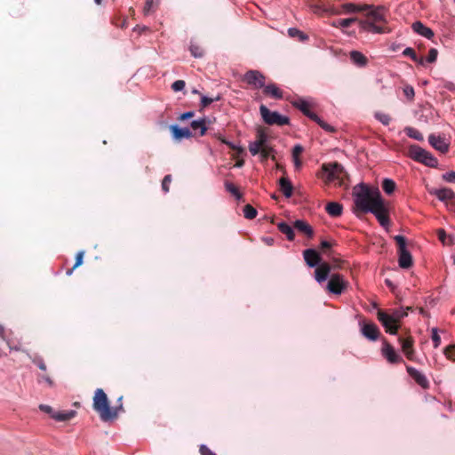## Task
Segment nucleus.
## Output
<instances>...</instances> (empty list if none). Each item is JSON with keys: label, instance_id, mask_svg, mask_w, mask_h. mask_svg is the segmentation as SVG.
Returning a JSON list of instances; mask_svg holds the SVG:
<instances>
[{"label": "nucleus", "instance_id": "nucleus-9", "mask_svg": "<svg viewBox=\"0 0 455 455\" xmlns=\"http://www.w3.org/2000/svg\"><path fill=\"white\" fill-rule=\"evenodd\" d=\"M12 331H7L0 324V339L4 341L10 351H22V343L20 339L12 337ZM6 355L3 347H0V357Z\"/></svg>", "mask_w": 455, "mask_h": 455}, {"label": "nucleus", "instance_id": "nucleus-55", "mask_svg": "<svg viewBox=\"0 0 455 455\" xmlns=\"http://www.w3.org/2000/svg\"><path fill=\"white\" fill-rule=\"evenodd\" d=\"M186 83L183 80H177L172 84V89L174 92H181L185 89Z\"/></svg>", "mask_w": 455, "mask_h": 455}, {"label": "nucleus", "instance_id": "nucleus-59", "mask_svg": "<svg viewBox=\"0 0 455 455\" xmlns=\"http://www.w3.org/2000/svg\"><path fill=\"white\" fill-rule=\"evenodd\" d=\"M403 93L409 100H412L415 95L413 87L410 85L403 88Z\"/></svg>", "mask_w": 455, "mask_h": 455}, {"label": "nucleus", "instance_id": "nucleus-32", "mask_svg": "<svg viewBox=\"0 0 455 455\" xmlns=\"http://www.w3.org/2000/svg\"><path fill=\"white\" fill-rule=\"evenodd\" d=\"M278 230L286 235V238L289 241H293L295 237V234L293 231V226H290L289 224L285 222H280L277 224Z\"/></svg>", "mask_w": 455, "mask_h": 455}, {"label": "nucleus", "instance_id": "nucleus-22", "mask_svg": "<svg viewBox=\"0 0 455 455\" xmlns=\"http://www.w3.org/2000/svg\"><path fill=\"white\" fill-rule=\"evenodd\" d=\"M303 257L307 265L310 267L320 264L321 257L315 249H307L303 251Z\"/></svg>", "mask_w": 455, "mask_h": 455}, {"label": "nucleus", "instance_id": "nucleus-48", "mask_svg": "<svg viewBox=\"0 0 455 455\" xmlns=\"http://www.w3.org/2000/svg\"><path fill=\"white\" fill-rule=\"evenodd\" d=\"M437 236L438 239L443 243V244H450L451 243V238L448 237L445 230L443 228L437 230Z\"/></svg>", "mask_w": 455, "mask_h": 455}, {"label": "nucleus", "instance_id": "nucleus-34", "mask_svg": "<svg viewBox=\"0 0 455 455\" xmlns=\"http://www.w3.org/2000/svg\"><path fill=\"white\" fill-rule=\"evenodd\" d=\"M355 21H357V18H355V17L347 18V19H339V20H333L331 22V26L334 28H347L349 26H351V24L355 23Z\"/></svg>", "mask_w": 455, "mask_h": 455}, {"label": "nucleus", "instance_id": "nucleus-43", "mask_svg": "<svg viewBox=\"0 0 455 455\" xmlns=\"http://www.w3.org/2000/svg\"><path fill=\"white\" fill-rule=\"evenodd\" d=\"M243 215L248 220H253L257 216V210L251 204H246L243 207Z\"/></svg>", "mask_w": 455, "mask_h": 455}, {"label": "nucleus", "instance_id": "nucleus-50", "mask_svg": "<svg viewBox=\"0 0 455 455\" xmlns=\"http://www.w3.org/2000/svg\"><path fill=\"white\" fill-rule=\"evenodd\" d=\"M445 356L453 362H455V345H450L444 349Z\"/></svg>", "mask_w": 455, "mask_h": 455}, {"label": "nucleus", "instance_id": "nucleus-44", "mask_svg": "<svg viewBox=\"0 0 455 455\" xmlns=\"http://www.w3.org/2000/svg\"><path fill=\"white\" fill-rule=\"evenodd\" d=\"M189 51L195 58H202L204 56V50L198 44H191Z\"/></svg>", "mask_w": 455, "mask_h": 455}, {"label": "nucleus", "instance_id": "nucleus-21", "mask_svg": "<svg viewBox=\"0 0 455 455\" xmlns=\"http://www.w3.org/2000/svg\"><path fill=\"white\" fill-rule=\"evenodd\" d=\"M292 106L300 110L305 116L312 120L313 116H315L314 112L311 111V104L305 99L299 98L292 101Z\"/></svg>", "mask_w": 455, "mask_h": 455}, {"label": "nucleus", "instance_id": "nucleus-14", "mask_svg": "<svg viewBox=\"0 0 455 455\" xmlns=\"http://www.w3.org/2000/svg\"><path fill=\"white\" fill-rule=\"evenodd\" d=\"M381 355L390 363L403 362V357L395 351L394 347L387 341L383 342Z\"/></svg>", "mask_w": 455, "mask_h": 455}, {"label": "nucleus", "instance_id": "nucleus-12", "mask_svg": "<svg viewBox=\"0 0 455 455\" xmlns=\"http://www.w3.org/2000/svg\"><path fill=\"white\" fill-rule=\"evenodd\" d=\"M370 7L371 5L369 4H356L354 3H345L341 4L339 7L332 8L331 13L335 15L355 13L364 12Z\"/></svg>", "mask_w": 455, "mask_h": 455}, {"label": "nucleus", "instance_id": "nucleus-42", "mask_svg": "<svg viewBox=\"0 0 455 455\" xmlns=\"http://www.w3.org/2000/svg\"><path fill=\"white\" fill-rule=\"evenodd\" d=\"M225 188L226 190L229 192L232 196H234L237 200H240L242 198V194L233 183L226 181Z\"/></svg>", "mask_w": 455, "mask_h": 455}, {"label": "nucleus", "instance_id": "nucleus-5", "mask_svg": "<svg viewBox=\"0 0 455 455\" xmlns=\"http://www.w3.org/2000/svg\"><path fill=\"white\" fill-rule=\"evenodd\" d=\"M322 178L328 183L338 181L341 182L344 175V168L339 163L324 164L322 166Z\"/></svg>", "mask_w": 455, "mask_h": 455}, {"label": "nucleus", "instance_id": "nucleus-56", "mask_svg": "<svg viewBox=\"0 0 455 455\" xmlns=\"http://www.w3.org/2000/svg\"><path fill=\"white\" fill-rule=\"evenodd\" d=\"M438 55V52L436 49L432 48L429 50L426 61L428 63H433L436 60Z\"/></svg>", "mask_w": 455, "mask_h": 455}, {"label": "nucleus", "instance_id": "nucleus-10", "mask_svg": "<svg viewBox=\"0 0 455 455\" xmlns=\"http://www.w3.org/2000/svg\"><path fill=\"white\" fill-rule=\"evenodd\" d=\"M347 282L340 274H332L330 276L326 289L330 293L340 295L347 287Z\"/></svg>", "mask_w": 455, "mask_h": 455}, {"label": "nucleus", "instance_id": "nucleus-51", "mask_svg": "<svg viewBox=\"0 0 455 455\" xmlns=\"http://www.w3.org/2000/svg\"><path fill=\"white\" fill-rule=\"evenodd\" d=\"M220 97L217 96L216 98H209L207 96L202 95L201 96V106L203 108L208 107L210 104H212L213 101L220 100Z\"/></svg>", "mask_w": 455, "mask_h": 455}, {"label": "nucleus", "instance_id": "nucleus-37", "mask_svg": "<svg viewBox=\"0 0 455 455\" xmlns=\"http://www.w3.org/2000/svg\"><path fill=\"white\" fill-rule=\"evenodd\" d=\"M396 188L395 182L391 179H384L382 181V189L387 195H391Z\"/></svg>", "mask_w": 455, "mask_h": 455}, {"label": "nucleus", "instance_id": "nucleus-31", "mask_svg": "<svg viewBox=\"0 0 455 455\" xmlns=\"http://www.w3.org/2000/svg\"><path fill=\"white\" fill-rule=\"evenodd\" d=\"M325 210L330 216L339 217L342 214L343 207L339 203L331 202V203L327 204Z\"/></svg>", "mask_w": 455, "mask_h": 455}, {"label": "nucleus", "instance_id": "nucleus-63", "mask_svg": "<svg viewBox=\"0 0 455 455\" xmlns=\"http://www.w3.org/2000/svg\"><path fill=\"white\" fill-rule=\"evenodd\" d=\"M200 453L201 455H216L210 448L206 445L200 446Z\"/></svg>", "mask_w": 455, "mask_h": 455}, {"label": "nucleus", "instance_id": "nucleus-38", "mask_svg": "<svg viewBox=\"0 0 455 455\" xmlns=\"http://www.w3.org/2000/svg\"><path fill=\"white\" fill-rule=\"evenodd\" d=\"M159 4V0H147L143 8L145 15L154 12Z\"/></svg>", "mask_w": 455, "mask_h": 455}, {"label": "nucleus", "instance_id": "nucleus-60", "mask_svg": "<svg viewBox=\"0 0 455 455\" xmlns=\"http://www.w3.org/2000/svg\"><path fill=\"white\" fill-rule=\"evenodd\" d=\"M33 363L42 371H46V364L44 363L42 357H36L33 359Z\"/></svg>", "mask_w": 455, "mask_h": 455}, {"label": "nucleus", "instance_id": "nucleus-3", "mask_svg": "<svg viewBox=\"0 0 455 455\" xmlns=\"http://www.w3.org/2000/svg\"><path fill=\"white\" fill-rule=\"evenodd\" d=\"M93 409L102 421H112L118 416V410L122 409V405L119 408L110 407L107 394L101 388H97L93 395Z\"/></svg>", "mask_w": 455, "mask_h": 455}, {"label": "nucleus", "instance_id": "nucleus-2", "mask_svg": "<svg viewBox=\"0 0 455 455\" xmlns=\"http://www.w3.org/2000/svg\"><path fill=\"white\" fill-rule=\"evenodd\" d=\"M411 307L393 308L390 312L379 310L377 318L382 326L385 328L386 332L395 335L400 328V322L408 315Z\"/></svg>", "mask_w": 455, "mask_h": 455}, {"label": "nucleus", "instance_id": "nucleus-25", "mask_svg": "<svg viewBox=\"0 0 455 455\" xmlns=\"http://www.w3.org/2000/svg\"><path fill=\"white\" fill-rule=\"evenodd\" d=\"M375 23L376 22H373L370 20H364L359 21L361 29H363L364 31L371 32L374 34H382V33L386 32V30L382 27L376 25Z\"/></svg>", "mask_w": 455, "mask_h": 455}, {"label": "nucleus", "instance_id": "nucleus-52", "mask_svg": "<svg viewBox=\"0 0 455 455\" xmlns=\"http://www.w3.org/2000/svg\"><path fill=\"white\" fill-rule=\"evenodd\" d=\"M256 141L261 147H264L265 145H267V134L264 132H262V131L258 132Z\"/></svg>", "mask_w": 455, "mask_h": 455}, {"label": "nucleus", "instance_id": "nucleus-29", "mask_svg": "<svg viewBox=\"0 0 455 455\" xmlns=\"http://www.w3.org/2000/svg\"><path fill=\"white\" fill-rule=\"evenodd\" d=\"M76 411H56L52 414V418L56 421H68L73 419L76 416Z\"/></svg>", "mask_w": 455, "mask_h": 455}, {"label": "nucleus", "instance_id": "nucleus-53", "mask_svg": "<svg viewBox=\"0 0 455 455\" xmlns=\"http://www.w3.org/2000/svg\"><path fill=\"white\" fill-rule=\"evenodd\" d=\"M172 182V176L170 174L165 175L162 181V189L164 193H168L170 190V184Z\"/></svg>", "mask_w": 455, "mask_h": 455}, {"label": "nucleus", "instance_id": "nucleus-15", "mask_svg": "<svg viewBox=\"0 0 455 455\" xmlns=\"http://www.w3.org/2000/svg\"><path fill=\"white\" fill-rule=\"evenodd\" d=\"M366 11H368L366 13L367 20H370L373 22H384V23L387 22V20H386L387 9H386V7H384V6L373 7L371 5V7L369 9H367Z\"/></svg>", "mask_w": 455, "mask_h": 455}, {"label": "nucleus", "instance_id": "nucleus-20", "mask_svg": "<svg viewBox=\"0 0 455 455\" xmlns=\"http://www.w3.org/2000/svg\"><path fill=\"white\" fill-rule=\"evenodd\" d=\"M362 334L370 340H377L379 336V330L373 323H366L362 325Z\"/></svg>", "mask_w": 455, "mask_h": 455}, {"label": "nucleus", "instance_id": "nucleus-7", "mask_svg": "<svg viewBox=\"0 0 455 455\" xmlns=\"http://www.w3.org/2000/svg\"><path fill=\"white\" fill-rule=\"evenodd\" d=\"M395 241L398 245L399 254V267L402 268H409L412 266V257L410 251L406 249V240L403 235H395Z\"/></svg>", "mask_w": 455, "mask_h": 455}, {"label": "nucleus", "instance_id": "nucleus-46", "mask_svg": "<svg viewBox=\"0 0 455 455\" xmlns=\"http://www.w3.org/2000/svg\"><path fill=\"white\" fill-rule=\"evenodd\" d=\"M84 251H79V252H77V254H76V263H75L74 267H73L72 268H70V269L67 270V273H66V274H67L68 275H72V273H73V270H74L76 267H79L80 265H82V263H83V259H84Z\"/></svg>", "mask_w": 455, "mask_h": 455}, {"label": "nucleus", "instance_id": "nucleus-17", "mask_svg": "<svg viewBox=\"0 0 455 455\" xmlns=\"http://www.w3.org/2000/svg\"><path fill=\"white\" fill-rule=\"evenodd\" d=\"M432 195H435L440 201L446 203V207L448 208V204H455V193L451 188H439L434 189L430 192Z\"/></svg>", "mask_w": 455, "mask_h": 455}, {"label": "nucleus", "instance_id": "nucleus-4", "mask_svg": "<svg viewBox=\"0 0 455 455\" xmlns=\"http://www.w3.org/2000/svg\"><path fill=\"white\" fill-rule=\"evenodd\" d=\"M409 156L426 166L435 168L438 165V160L428 151L418 145H411L408 151Z\"/></svg>", "mask_w": 455, "mask_h": 455}, {"label": "nucleus", "instance_id": "nucleus-62", "mask_svg": "<svg viewBox=\"0 0 455 455\" xmlns=\"http://www.w3.org/2000/svg\"><path fill=\"white\" fill-rule=\"evenodd\" d=\"M39 409H40L42 411H44V412H45V413L49 414L51 417H52V413L56 412V411H54V410H53L50 405H47V404H41V405L39 406Z\"/></svg>", "mask_w": 455, "mask_h": 455}, {"label": "nucleus", "instance_id": "nucleus-13", "mask_svg": "<svg viewBox=\"0 0 455 455\" xmlns=\"http://www.w3.org/2000/svg\"><path fill=\"white\" fill-rule=\"evenodd\" d=\"M243 82L255 89L263 88L265 84V76L258 70H249L243 76Z\"/></svg>", "mask_w": 455, "mask_h": 455}, {"label": "nucleus", "instance_id": "nucleus-64", "mask_svg": "<svg viewBox=\"0 0 455 455\" xmlns=\"http://www.w3.org/2000/svg\"><path fill=\"white\" fill-rule=\"evenodd\" d=\"M193 116H194V112H192V111L185 112V113L180 115V120H186V119H188V118L192 117Z\"/></svg>", "mask_w": 455, "mask_h": 455}, {"label": "nucleus", "instance_id": "nucleus-19", "mask_svg": "<svg viewBox=\"0 0 455 455\" xmlns=\"http://www.w3.org/2000/svg\"><path fill=\"white\" fill-rule=\"evenodd\" d=\"M406 371L410 377H411L415 382L420 386L424 389H427L429 387V382L427 377L416 368L412 366H406Z\"/></svg>", "mask_w": 455, "mask_h": 455}, {"label": "nucleus", "instance_id": "nucleus-24", "mask_svg": "<svg viewBox=\"0 0 455 455\" xmlns=\"http://www.w3.org/2000/svg\"><path fill=\"white\" fill-rule=\"evenodd\" d=\"M331 272V266L328 263H322L315 270V278L317 283H321L324 282Z\"/></svg>", "mask_w": 455, "mask_h": 455}, {"label": "nucleus", "instance_id": "nucleus-28", "mask_svg": "<svg viewBox=\"0 0 455 455\" xmlns=\"http://www.w3.org/2000/svg\"><path fill=\"white\" fill-rule=\"evenodd\" d=\"M263 92L274 99L283 98V92L275 84H264Z\"/></svg>", "mask_w": 455, "mask_h": 455}, {"label": "nucleus", "instance_id": "nucleus-57", "mask_svg": "<svg viewBox=\"0 0 455 455\" xmlns=\"http://www.w3.org/2000/svg\"><path fill=\"white\" fill-rule=\"evenodd\" d=\"M42 381H44L47 384V386L50 387H54L53 380L48 375H41V376H39L38 382L41 383Z\"/></svg>", "mask_w": 455, "mask_h": 455}, {"label": "nucleus", "instance_id": "nucleus-30", "mask_svg": "<svg viewBox=\"0 0 455 455\" xmlns=\"http://www.w3.org/2000/svg\"><path fill=\"white\" fill-rule=\"evenodd\" d=\"M279 186L280 190L285 197L289 198L291 196L293 187L291 182L287 178L282 177L279 180Z\"/></svg>", "mask_w": 455, "mask_h": 455}, {"label": "nucleus", "instance_id": "nucleus-35", "mask_svg": "<svg viewBox=\"0 0 455 455\" xmlns=\"http://www.w3.org/2000/svg\"><path fill=\"white\" fill-rule=\"evenodd\" d=\"M288 35L291 38H297L299 42H306L308 40V36L296 28H290L288 29Z\"/></svg>", "mask_w": 455, "mask_h": 455}, {"label": "nucleus", "instance_id": "nucleus-26", "mask_svg": "<svg viewBox=\"0 0 455 455\" xmlns=\"http://www.w3.org/2000/svg\"><path fill=\"white\" fill-rule=\"evenodd\" d=\"M412 30L427 39H431L434 36V32L431 28L426 27L421 21H415L411 25Z\"/></svg>", "mask_w": 455, "mask_h": 455}, {"label": "nucleus", "instance_id": "nucleus-11", "mask_svg": "<svg viewBox=\"0 0 455 455\" xmlns=\"http://www.w3.org/2000/svg\"><path fill=\"white\" fill-rule=\"evenodd\" d=\"M369 212L372 213L379 224L385 228H388L390 226V220L388 217V210L386 207L383 199L380 200Z\"/></svg>", "mask_w": 455, "mask_h": 455}, {"label": "nucleus", "instance_id": "nucleus-36", "mask_svg": "<svg viewBox=\"0 0 455 455\" xmlns=\"http://www.w3.org/2000/svg\"><path fill=\"white\" fill-rule=\"evenodd\" d=\"M403 55L406 57H410L413 61L417 62L419 65H423L425 62L424 58H418L414 49L411 47H407L403 50Z\"/></svg>", "mask_w": 455, "mask_h": 455}, {"label": "nucleus", "instance_id": "nucleus-6", "mask_svg": "<svg viewBox=\"0 0 455 455\" xmlns=\"http://www.w3.org/2000/svg\"><path fill=\"white\" fill-rule=\"evenodd\" d=\"M259 112L263 121L268 125L283 126L289 124L290 119L276 111H270L265 105L259 107Z\"/></svg>", "mask_w": 455, "mask_h": 455}, {"label": "nucleus", "instance_id": "nucleus-58", "mask_svg": "<svg viewBox=\"0 0 455 455\" xmlns=\"http://www.w3.org/2000/svg\"><path fill=\"white\" fill-rule=\"evenodd\" d=\"M443 179L450 183L455 182V171L448 172L443 175Z\"/></svg>", "mask_w": 455, "mask_h": 455}, {"label": "nucleus", "instance_id": "nucleus-1", "mask_svg": "<svg viewBox=\"0 0 455 455\" xmlns=\"http://www.w3.org/2000/svg\"><path fill=\"white\" fill-rule=\"evenodd\" d=\"M380 200H382L379 188H370L364 184L359 185L354 191V203L355 207L363 212H369Z\"/></svg>", "mask_w": 455, "mask_h": 455}, {"label": "nucleus", "instance_id": "nucleus-41", "mask_svg": "<svg viewBox=\"0 0 455 455\" xmlns=\"http://www.w3.org/2000/svg\"><path fill=\"white\" fill-rule=\"evenodd\" d=\"M404 131L410 138L419 141L423 140V135L419 130L412 127H406Z\"/></svg>", "mask_w": 455, "mask_h": 455}, {"label": "nucleus", "instance_id": "nucleus-54", "mask_svg": "<svg viewBox=\"0 0 455 455\" xmlns=\"http://www.w3.org/2000/svg\"><path fill=\"white\" fill-rule=\"evenodd\" d=\"M431 338H432V340H433V343H434V347L436 348L440 346L441 344V338L438 334V331L436 328H433L432 329V335H431Z\"/></svg>", "mask_w": 455, "mask_h": 455}, {"label": "nucleus", "instance_id": "nucleus-8", "mask_svg": "<svg viewBox=\"0 0 455 455\" xmlns=\"http://www.w3.org/2000/svg\"><path fill=\"white\" fill-rule=\"evenodd\" d=\"M12 331H7L0 324V339L4 341L10 351H22V343L20 339L12 337ZM6 355L3 347H0V357Z\"/></svg>", "mask_w": 455, "mask_h": 455}, {"label": "nucleus", "instance_id": "nucleus-18", "mask_svg": "<svg viewBox=\"0 0 455 455\" xmlns=\"http://www.w3.org/2000/svg\"><path fill=\"white\" fill-rule=\"evenodd\" d=\"M402 351L403 352L406 358L410 361H414L415 359V351L413 348L414 340L411 337H407L405 339L400 337L398 339Z\"/></svg>", "mask_w": 455, "mask_h": 455}, {"label": "nucleus", "instance_id": "nucleus-16", "mask_svg": "<svg viewBox=\"0 0 455 455\" xmlns=\"http://www.w3.org/2000/svg\"><path fill=\"white\" fill-rule=\"evenodd\" d=\"M428 142L435 150L441 152L442 154H445L449 151L450 143L443 137L430 134L428 136Z\"/></svg>", "mask_w": 455, "mask_h": 455}, {"label": "nucleus", "instance_id": "nucleus-45", "mask_svg": "<svg viewBox=\"0 0 455 455\" xmlns=\"http://www.w3.org/2000/svg\"><path fill=\"white\" fill-rule=\"evenodd\" d=\"M274 152V149L272 147H270L268 144L267 145H265L263 148H262V150L260 152V156H261V158L263 160H266L267 159L268 157H272V159H275V156H272V153Z\"/></svg>", "mask_w": 455, "mask_h": 455}, {"label": "nucleus", "instance_id": "nucleus-39", "mask_svg": "<svg viewBox=\"0 0 455 455\" xmlns=\"http://www.w3.org/2000/svg\"><path fill=\"white\" fill-rule=\"evenodd\" d=\"M191 128L194 131L200 130V136L204 135L207 130L204 119L194 120L191 123Z\"/></svg>", "mask_w": 455, "mask_h": 455}, {"label": "nucleus", "instance_id": "nucleus-40", "mask_svg": "<svg viewBox=\"0 0 455 455\" xmlns=\"http://www.w3.org/2000/svg\"><path fill=\"white\" fill-rule=\"evenodd\" d=\"M312 120L315 122L321 128H323L324 131L328 132H334L335 128L331 126V124H327L325 121H323L322 118H320L317 115L313 116Z\"/></svg>", "mask_w": 455, "mask_h": 455}, {"label": "nucleus", "instance_id": "nucleus-27", "mask_svg": "<svg viewBox=\"0 0 455 455\" xmlns=\"http://www.w3.org/2000/svg\"><path fill=\"white\" fill-rule=\"evenodd\" d=\"M170 129L175 140H180L182 139H189L192 137V132L188 128H180L178 125H172Z\"/></svg>", "mask_w": 455, "mask_h": 455}, {"label": "nucleus", "instance_id": "nucleus-23", "mask_svg": "<svg viewBox=\"0 0 455 455\" xmlns=\"http://www.w3.org/2000/svg\"><path fill=\"white\" fill-rule=\"evenodd\" d=\"M293 228L299 233L304 234L307 237L314 236L313 228L305 220H297L293 222Z\"/></svg>", "mask_w": 455, "mask_h": 455}, {"label": "nucleus", "instance_id": "nucleus-61", "mask_svg": "<svg viewBox=\"0 0 455 455\" xmlns=\"http://www.w3.org/2000/svg\"><path fill=\"white\" fill-rule=\"evenodd\" d=\"M303 152V147L300 145H295L292 148V158L299 157L300 154Z\"/></svg>", "mask_w": 455, "mask_h": 455}, {"label": "nucleus", "instance_id": "nucleus-47", "mask_svg": "<svg viewBox=\"0 0 455 455\" xmlns=\"http://www.w3.org/2000/svg\"><path fill=\"white\" fill-rule=\"evenodd\" d=\"M262 148L256 140L253 142H251L249 145V151L252 156H256L258 154H260Z\"/></svg>", "mask_w": 455, "mask_h": 455}, {"label": "nucleus", "instance_id": "nucleus-49", "mask_svg": "<svg viewBox=\"0 0 455 455\" xmlns=\"http://www.w3.org/2000/svg\"><path fill=\"white\" fill-rule=\"evenodd\" d=\"M375 117L384 125H388L391 121V117L385 113L378 112L375 114Z\"/></svg>", "mask_w": 455, "mask_h": 455}, {"label": "nucleus", "instance_id": "nucleus-33", "mask_svg": "<svg viewBox=\"0 0 455 455\" xmlns=\"http://www.w3.org/2000/svg\"><path fill=\"white\" fill-rule=\"evenodd\" d=\"M350 59L354 64L359 67H364L367 64V58L358 51H352L350 52Z\"/></svg>", "mask_w": 455, "mask_h": 455}]
</instances>
